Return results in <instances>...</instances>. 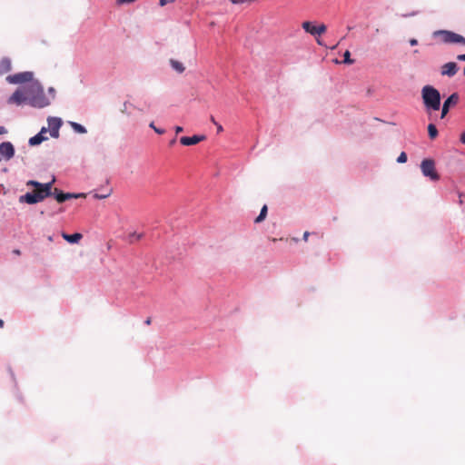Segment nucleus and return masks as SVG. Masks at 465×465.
Returning a JSON list of instances; mask_svg holds the SVG:
<instances>
[{
	"mask_svg": "<svg viewBox=\"0 0 465 465\" xmlns=\"http://www.w3.org/2000/svg\"><path fill=\"white\" fill-rule=\"evenodd\" d=\"M54 179L46 183H41L39 182L29 180L26 183L27 186H32L35 190L31 193H26L19 197L20 203H26L28 204H35L44 201L45 198L53 194L52 189Z\"/></svg>",
	"mask_w": 465,
	"mask_h": 465,
	"instance_id": "nucleus-1",
	"label": "nucleus"
},
{
	"mask_svg": "<svg viewBox=\"0 0 465 465\" xmlns=\"http://www.w3.org/2000/svg\"><path fill=\"white\" fill-rule=\"evenodd\" d=\"M28 96L29 104L34 107L43 108L50 104L43 86L37 81L28 84Z\"/></svg>",
	"mask_w": 465,
	"mask_h": 465,
	"instance_id": "nucleus-2",
	"label": "nucleus"
},
{
	"mask_svg": "<svg viewBox=\"0 0 465 465\" xmlns=\"http://www.w3.org/2000/svg\"><path fill=\"white\" fill-rule=\"evenodd\" d=\"M423 104L427 109L438 111L440 107V94L431 85H425L421 90Z\"/></svg>",
	"mask_w": 465,
	"mask_h": 465,
	"instance_id": "nucleus-3",
	"label": "nucleus"
},
{
	"mask_svg": "<svg viewBox=\"0 0 465 465\" xmlns=\"http://www.w3.org/2000/svg\"><path fill=\"white\" fill-rule=\"evenodd\" d=\"M434 38H438L443 44H455L465 45V37L449 30H437L432 34Z\"/></svg>",
	"mask_w": 465,
	"mask_h": 465,
	"instance_id": "nucleus-4",
	"label": "nucleus"
},
{
	"mask_svg": "<svg viewBox=\"0 0 465 465\" xmlns=\"http://www.w3.org/2000/svg\"><path fill=\"white\" fill-rule=\"evenodd\" d=\"M420 170L425 177L430 178L431 181H439L440 174L435 168V162L432 159H424L420 163Z\"/></svg>",
	"mask_w": 465,
	"mask_h": 465,
	"instance_id": "nucleus-5",
	"label": "nucleus"
},
{
	"mask_svg": "<svg viewBox=\"0 0 465 465\" xmlns=\"http://www.w3.org/2000/svg\"><path fill=\"white\" fill-rule=\"evenodd\" d=\"M34 74L32 72H22L15 74L8 75L6 80L10 84H24V83H34Z\"/></svg>",
	"mask_w": 465,
	"mask_h": 465,
	"instance_id": "nucleus-6",
	"label": "nucleus"
},
{
	"mask_svg": "<svg viewBox=\"0 0 465 465\" xmlns=\"http://www.w3.org/2000/svg\"><path fill=\"white\" fill-rule=\"evenodd\" d=\"M24 102H27L29 104L28 85H26L23 90H16L9 98V103L20 104Z\"/></svg>",
	"mask_w": 465,
	"mask_h": 465,
	"instance_id": "nucleus-7",
	"label": "nucleus"
},
{
	"mask_svg": "<svg viewBox=\"0 0 465 465\" xmlns=\"http://www.w3.org/2000/svg\"><path fill=\"white\" fill-rule=\"evenodd\" d=\"M0 159L5 161L11 160L15 155V147L10 142H4L0 143Z\"/></svg>",
	"mask_w": 465,
	"mask_h": 465,
	"instance_id": "nucleus-8",
	"label": "nucleus"
},
{
	"mask_svg": "<svg viewBox=\"0 0 465 465\" xmlns=\"http://www.w3.org/2000/svg\"><path fill=\"white\" fill-rule=\"evenodd\" d=\"M302 27L309 34L312 35H321L322 34L326 32V25L322 24L318 26L313 25L311 22L305 21L302 24Z\"/></svg>",
	"mask_w": 465,
	"mask_h": 465,
	"instance_id": "nucleus-9",
	"label": "nucleus"
},
{
	"mask_svg": "<svg viewBox=\"0 0 465 465\" xmlns=\"http://www.w3.org/2000/svg\"><path fill=\"white\" fill-rule=\"evenodd\" d=\"M460 100V95L458 93H453L450 94L443 103L442 110H441V118H444L445 115L448 114L450 108L451 106H455Z\"/></svg>",
	"mask_w": 465,
	"mask_h": 465,
	"instance_id": "nucleus-10",
	"label": "nucleus"
},
{
	"mask_svg": "<svg viewBox=\"0 0 465 465\" xmlns=\"http://www.w3.org/2000/svg\"><path fill=\"white\" fill-rule=\"evenodd\" d=\"M62 125V121L57 117L48 118V128L50 130V135L54 138L59 137V129Z\"/></svg>",
	"mask_w": 465,
	"mask_h": 465,
	"instance_id": "nucleus-11",
	"label": "nucleus"
},
{
	"mask_svg": "<svg viewBox=\"0 0 465 465\" xmlns=\"http://www.w3.org/2000/svg\"><path fill=\"white\" fill-rule=\"evenodd\" d=\"M54 194L55 200L58 203H64L66 200H70V199H73V198H78L80 196H84V194H74V193H63V192L59 191L57 188H54Z\"/></svg>",
	"mask_w": 465,
	"mask_h": 465,
	"instance_id": "nucleus-12",
	"label": "nucleus"
},
{
	"mask_svg": "<svg viewBox=\"0 0 465 465\" xmlns=\"http://www.w3.org/2000/svg\"><path fill=\"white\" fill-rule=\"evenodd\" d=\"M457 72H458V65L454 62L446 63L441 66L440 73L442 75H447V76L451 77V76L455 75L457 74Z\"/></svg>",
	"mask_w": 465,
	"mask_h": 465,
	"instance_id": "nucleus-13",
	"label": "nucleus"
},
{
	"mask_svg": "<svg viewBox=\"0 0 465 465\" xmlns=\"http://www.w3.org/2000/svg\"><path fill=\"white\" fill-rule=\"evenodd\" d=\"M205 140V136L204 135H193V136H183L181 137L180 139V143L183 144V145H185V146H190V145H194V144H197L198 143L202 142Z\"/></svg>",
	"mask_w": 465,
	"mask_h": 465,
	"instance_id": "nucleus-14",
	"label": "nucleus"
},
{
	"mask_svg": "<svg viewBox=\"0 0 465 465\" xmlns=\"http://www.w3.org/2000/svg\"><path fill=\"white\" fill-rule=\"evenodd\" d=\"M47 132V129L45 127H43L36 135L31 137L29 139V144L30 145H37L40 144L43 141L46 140L47 138L44 136V134Z\"/></svg>",
	"mask_w": 465,
	"mask_h": 465,
	"instance_id": "nucleus-15",
	"label": "nucleus"
},
{
	"mask_svg": "<svg viewBox=\"0 0 465 465\" xmlns=\"http://www.w3.org/2000/svg\"><path fill=\"white\" fill-rule=\"evenodd\" d=\"M12 69V63L10 58L3 57L0 60V75L8 73Z\"/></svg>",
	"mask_w": 465,
	"mask_h": 465,
	"instance_id": "nucleus-16",
	"label": "nucleus"
},
{
	"mask_svg": "<svg viewBox=\"0 0 465 465\" xmlns=\"http://www.w3.org/2000/svg\"><path fill=\"white\" fill-rule=\"evenodd\" d=\"M62 237L70 243H77L82 238V233L75 232L73 234H67L65 232L62 233Z\"/></svg>",
	"mask_w": 465,
	"mask_h": 465,
	"instance_id": "nucleus-17",
	"label": "nucleus"
},
{
	"mask_svg": "<svg viewBox=\"0 0 465 465\" xmlns=\"http://www.w3.org/2000/svg\"><path fill=\"white\" fill-rule=\"evenodd\" d=\"M170 64H171V66H172V68L173 70H175L176 72H178L180 74L183 73L184 70H185L184 65L181 62H179L177 60L171 59L170 60Z\"/></svg>",
	"mask_w": 465,
	"mask_h": 465,
	"instance_id": "nucleus-18",
	"label": "nucleus"
},
{
	"mask_svg": "<svg viewBox=\"0 0 465 465\" xmlns=\"http://www.w3.org/2000/svg\"><path fill=\"white\" fill-rule=\"evenodd\" d=\"M267 210H268L267 205H263L261 210L260 214L256 217V219L254 221L256 223L262 222L266 218Z\"/></svg>",
	"mask_w": 465,
	"mask_h": 465,
	"instance_id": "nucleus-19",
	"label": "nucleus"
},
{
	"mask_svg": "<svg viewBox=\"0 0 465 465\" xmlns=\"http://www.w3.org/2000/svg\"><path fill=\"white\" fill-rule=\"evenodd\" d=\"M428 134L430 139H435L438 135V130L433 124L428 125Z\"/></svg>",
	"mask_w": 465,
	"mask_h": 465,
	"instance_id": "nucleus-20",
	"label": "nucleus"
},
{
	"mask_svg": "<svg viewBox=\"0 0 465 465\" xmlns=\"http://www.w3.org/2000/svg\"><path fill=\"white\" fill-rule=\"evenodd\" d=\"M71 126L73 127V129L76 133H79V134H85L86 133V129L83 125H81L80 124L72 122L71 123Z\"/></svg>",
	"mask_w": 465,
	"mask_h": 465,
	"instance_id": "nucleus-21",
	"label": "nucleus"
},
{
	"mask_svg": "<svg viewBox=\"0 0 465 465\" xmlns=\"http://www.w3.org/2000/svg\"><path fill=\"white\" fill-rule=\"evenodd\" d=\"M143 237V234L142 233H136V232H133L129 235V242H137L139 240H141Z\"/></svg>",
	"mask_w": 465,
	"mask_h": 465,
	"instance_id": "nucleus-22",
	"label": "nucleus"
},
{
	"mask_svg": "<svg viewBox=\"0 0 465 465\" xmlns=\"http://www.w3.org/2000/svg\"><path fill=\"white\" fill-rule=\"evenodd\" d=\"M343 57H344V60H343V63L344 64H352L354 63V60H352L351 58V53L350 51H345L344 54H343Z\"/></svg>",
	"mask_w": 465,
	"mask_h": 465,
	"instance_id": "nucleus-23",
	"label": "nucleus"
},
{
	"mask_svg": "<svg viewBox=\"0 0 465 465\" xmlns=\"http://www.w3.org/2000/svg\"><path fill=\"white\" fill-rule=\"evenodd\" d=\"M137 0H115L116 5H131Z\"/></svg>",
	"mask_w": 465,
	"mask_h": 465,
	"instance_id": "nucleus-24",
	"label": "nucleus"
},
{
	"mask_svg": "<svg viewBox=\"0 0 465 465\" xmlns=\"http://www.w3.org/2000/svg\"><path fill=\"white\" fill-rule=\"evenodd\" d=\"M397 162L400 163H406L407 162V154H406V153H404V152L401 153V154L397 158Z\"/></svg>",
	"mask_w": 465,
	"mask_h": 465,
	"instance_id": "nucleus-25",
	"label": "nucleus"
},
{
	"mask_svg": "<svg viewBox=\"0 0 465 465\" xmlns=\"http://www.w3.org/2000/svg\"><path fill=\"white\" fill-rule=\"evenodd\" d=\"M149 126H150L151 128H153V129L154 130V132H155L156 134H164V130H163V129L157 128V127L154 125L153 122H152V123L149 124Z\"/></svg>",
	"mask_w": 465,
	"mask_h": 465,
	"instance_id": "nucleus-26",
	"label": "nucleus"
},
{
	"mask_svg": "<svg viewBox=\"0 0 465 465\" xmlns=\"http://www.w3.org/2000/svg\"><path fill=\"white\" fill-rule=\"evenodd\" d=\"M133 107V104L131 103L125 102L124 104V109L122 110L123 113H128V110Z\"/></svg>",
	"mask_w": 465,
	"mask_h": 465,
	"instance_id": "nucleus-27",
	"label": "nucleus"
},
{
	"mask_svg": "<svg viewBox=\"0 0 465 465\" xmlns=\"http://www.w3.org/2000/svg\"><path fill=\"white\" fill-rule=\"evenodd\" d=\"M211 120H212V122H213L214 124H216V125H217V132H218V133L223 132V126H222L221 124H218L215 122V120H214V118H213V117H212V118H211Z\"/></svg>",
	"mask_w": 465,
	"mask_h": 465,
	"instance_id": "nucleus-28",
	"label": "nucleus"
},
{
	"mask_svg": "<svg viewBox=\"0 0 465 465\" xmlns=\"http://www.w3.org/2000/svg\"><path fill=\"white\" fill-rule=\"evenodd\" d=\"M175 0H159V4L161 6H163L167 4H170V3H173L174 2Z\"/></svg>",
	"mask_w": 465,
	"mask_h": 465,
	"instance_id": "nucleus-29",
	"label": "nucleus"
},
{
	"mask_svg": "<svg viewBox=\"0 0 465 465\" xmlns=\"http://www.w3.org/2000/svg\"><path fill=\"white\" fill-rule=\"evenodd\" d=\"M410 45H412V46L413 45H418V40L415 39V38L410 39Z\"/></svg>",
	"mask_w": 465,
	"mask_h": 465,
	"instance_id": "nucleus-30",
	"label": "nucleus"
},
{
	"mask_svg": "<svg viewBox=\"0 0 465 465\" xmlns=\"http://www.w3.org/2000/svg\"><path fill=\"white\" fill-rule=\"evenodd\" d=\"M309 235H310V232H305L303 233L302 238H303V240H304L305 242H307V241H308V237H309Z\"/></svg>",
	"mask_w": 465,
	"mask_h": 465,
	"instance_id": "nucleus-31",
	"label": "nucleus"
},
{
	"mask_svg": "<svg viewBox=\"0 0 465 465\" xmlns=\"http://www.w3.org/2000/svg\"><path fill=\"white\" fill-rule=\"evenodd\" d=\"M457 59H458L459 61H465V54H459V55L457 56Z\"/></svg>",
	"mask_w": 465,
	"mask_h": 465,
	"instance_id": "nucleus-32",
	"label": "nucleus"
},
{
	"mask_svg": "<svg viewBox=\"0 0 465 465\" xmlns=\"http://www.w3.org/2000/svg\"><path fill=\"white\" fill-rule=\"evenodd\" d=\"M183 131V129L182 126H176L175 127V133L176 134L182 133Z\"/></svg>",
	"mask_w": 465,
	"mask_h": 465,
	"instance_id": "nucleus-33",
	"label": "nucleus"
},
{
	"mask_svg": "<svg viewBox=\"0 0 465 465\" xmlns=\"http://www.w3.org/2000/svg\"><path fill=\"white\" fill-rule=\"evenodd\" d=\"M6 129L4 126H0V134H5Z\"/></svg>",
	"mask_w": 465,
	"mask_h": 465,
	"instance_id": "nucleus-34",
	"label": "nucleus"
},
{
	"mask_svg": "<svg viewBox=\"0 0 465 465\" xmlns=\"http://www.w3.org/2000/svg\"><path fill=\"white\" fill-rule=\"evenodd\" d=\"M108 195H98V194H95L94 197L97 198V199H104L105 197H107Z\"/></svg>",
	"mask_w": 465,
	"mask_h": 465,
	"instance_id": "nucleus-35",
	"label": "nucleus"
},
{
	"mask_svg": "<svg viewBox=\"0 0 465 465\" xmlns=\"http://www.w3.org/2000/svg\"><path fill=\"white\" fill-rule=\"evenodd\" d=\"M460 142H461L462 143H464V144H465V135L460 134Z\"/></svg>",
	"mask_w": 465,
	"mask_h": 465,
	"instance_id": "nucleus-36",
	"label": "nucleus"
},
{
	"mask_svg": "<svg viewBox=\"0 0 465 465\" xmlns=\"http://www.w3.org/2000/svg\"><path fill=\"white\" fill-rule=\"evenodd\" d=\"M151 322H152L151 318H147V319H146V321H145V324H146V325H150V324H151Z\"/></svg>",
	"mask_w": 465,
	"mask_h": 465,
	"instance_id": "nucleus-37",
	"label": "nucleus"
},
{
	"mask_svg": "<svg viewBox=\"0 0 465 465\" xmlns=\"http://www.w3.org/2000/svg\"><path fill=\"white\" fill-rule=\"evenodd\" d=\"M14 253L16 254V255H20V250L16 249V250H14Z\"/></svg>",
	"mask_w": 465,
	"mask_h": 465,
	"instance_id": "nucleus-38",
	"label": "nucleus"
},
{
	"mask_svg": "<svg viewBox=\"0 0 465 465\" xmlns=\"http://www.w3.org/2000/svg\"><path fill=\"white\" fill-rule=\"evenodd\" d=\"M175 142H176V139H175V138H174V139H173V140L170 142V145H173V144L175 143Z\"/></svg>",
	"mask_w": 465,
	"mask_h": 465,
	"instance_id": "nucleus-39",
	"label": "nucleus"
},
{
	"mask_svg": "<svg viewBox=\"0 0 465 465\" xmlns=\"http://www.w3.org/2000/svg\"><path fill=\"white\" fill-rule=\"evenodd\" d=\"M4 326V322L0 319V328Z\"/></svg>",
	"mask_w": 465,
	"mask_h": 465,
	"instance_id": "nucleus-40",
	"label": "nucleus"
},
{
	"mask_svg": "<svg viewBox=\"0 0 465 465\" xmlns=\"http://www.w3.org/2000/svg\"><path fill=\"white\" fill-rule=\"evenodd\" d=\"M461 134L465 135V131Z\"/></svg>",
	"mask_w": 465,
	"mask_h": 465,
	"instance_id": "nucleus-41",
	"label": "nucleus"
}]
</instances>
